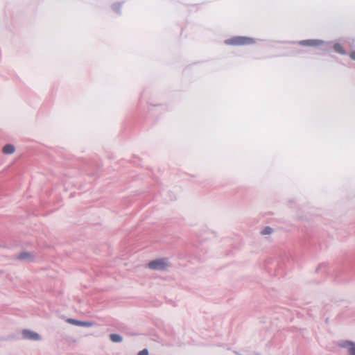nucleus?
Returning a JSON list of instances; mask_svg holds the SVG:
<instances>
[{
    "mask_svg": "<svg viewBox=\"0 0 355 355\" xmlns=\"http://www.w3.org/2000/svg\"><path fill=\"white\" fill-rule=\"evenodd\" d=\"M146 267L151 270L164 272L171 267V261L168 258H157L149 261Z\"/></svg>",
    "mask_w": 355,
    "mask_h": 355,
    "instance_id": "f257e3e1",
    "label": "nucleus"
},
{
    "mask_svg": "<svg viewBox=\"0 0 355 355\" xmlns=\"http://www.w3.org/2000/svg\"><path fill=\"white\" fill-rule=\"evenodd\" d=\"M337 345L343 349L347 355H355V341L351 340H341Z\"/></svg>",
    "mask_w": 355,
    "mask_h": 355,
    "instance_id": "f03ea898",
    "label": "nucleus"
},
{
    "mask_svg": "<svg viewBox=\"0 0 355 355\" xmlns=\"http://www.w3.org/2000/svg\"><path fill=\"white\" fill-rule=\"evenodd\" d=\"M21 338L25 340L39 342L42 339V336L36 331L24 329L21 332Z\"/></svg>",
    "mask_w": 355,
    "mask_h": 355,
    "instance_id": "7ed1b4c3",
    "label": "nucleus"
},
{
    "mask_svg": "<svg viewBox=\"0 0 355 355\" xmlns=\"http://www.w3.org/2000/svg\"><path fill=\"white\" fill-rule=\"evenodd\" d=\"M15 259L24 262H34L36 257L35 254L31 251H21L15 257Z\"/></svg>",
    "mask_w": 355,
    "mask_h": 355,
    "instance_id": "20e7f679",
    "label": "nucleus"
},
{
    "mask_svg": "<svg viewBox=\"0 0 355 355\" xmlns=\"http://www.w3.org/2000/svg\"><path fill=\"white\" fill-rule=\"evenodd\" d=\"M252 42L253 40L252 38L244 37H236L225 41L226 44L234 45L250 44H252Z\"/></svg>",
    "mask_w": 355,
    "mask_h": 355,
    "instance_id": "39448f33",
    "label": "nucleus"
},
{
    "mask_svg": "<svg viewBox=\"0 0 355 355\" xmlns=\"http://www.w3.org/2000/svg\"><path fill=\"white\" fill-rule=\"evenodd\" d=\"M65 321L68 324L80 327H91L94 324L92 321H84L71 318H66Z\"/></svg>",
    "mask_w": 355,
    "mask_h": 355,
    "instance_id": "423d86ee",
    "label": "nucleus"
},
{
    "mask_svg": "<svg viewBox=\"0 0 355 355\" xmlns=\"http://www.w3.org/2000/svg\"><path fill=\"white\" fill-rule=\"evenodd\" d=\"M109 338L113 343H121L123 341V338L119 334H109Z\"/></svg>",
    "mask_w": 355,
    "mask_h": 355,
    "instance_id": "0eeeda50",
    "label": "nucleus"
},
{
    "mask_svg": "<svg viewBox=\"0 0 355 355\" xmlns=\"http://www.w3.org/2000/svg\"><path fill=\"white\" fill-rule=\"evenodd\" d=\"M324 43L322 40H304L302 42V44H306L309 46H318Z\"/></svg>",
    "mask_w": 355,
    "mask_h": 355,
    "instance_id": "6e6552de",
    "label": "nucleus"
},
{
    "mask_svg": "<svg viewBox=\"0 0 355 355\" xmlns=\"http://www.w3.org/2000/svg\"><path fill=\"white\" fill-rule=\"evenodd\" d=\"M15 146L12 144H6L3 148V152L5 154H12L15 152Z\"/></svg>",
    "mask_w": 355,
    "mask_h": 355,
    "instance_id": "1a4fd4ad",
    "label": "nucleus"
},
{
    "mask_svg": "<svg viewBox=\"0 0 355 355\" xmlns=\"http://www.w3.org/2000/svg\"><path fill=\"white\" fill-rule=\"evenodd\" d=\"M334 50L336 52H338L339 53H341V54H345V51L343 50V49L341 46V45L340 44H338V43L334 44Z\"/></svg>",
    "mask_w": 355,
    "mask_h": 355,
    "instance_id": "9d476101",
    "label": "nucleus"
},
{
    "mask_svg": "<svg viewBox=\"0 0 355 355\" xmlns=\"http://www.w3.org/2000/svg\"><path fill=\"white\" fill-rule=\"evenodd\" d=\"M272 228L269 227H265L262 232H261V234H264V235H266V234H270L272 233Z\"/></svg>",
    "mask_w": 355,
    "mask_h": 355,
    "instance_id": "9b49d317",
    "label": "nucleus"
},
{
    "mask_svg": "<svg viewBox=\"0 0 355 355\" xmlns=\"http://www.w3.org/2000/svg\"><path fill=\"white\" fill-rule=\"evenodd\" d=\"M138 355H149L148 351L146 349H144L138 353Z\"/></svg>",
    "mask_w": 355,
    "mask_h": 355,
    "instance_id": "f8f14e48",
    "label": "nucleus"
},
{
    "mask_svg": "<svg viewBox=\"0 0 355 355\" xmlns=\"http://www.w3.org/2000/svg\"><path fill=\"white\" fill-rule=\"evenodd\" d=\"M350 58H351L352 60H355V51H353V52H352V53H350Z\"/></svg>",
    "mask_w": 355,
    "mask_h": 355,
    "instance_id": "ddd939ff",
    "label": "nucleus"
}]
</instances>
